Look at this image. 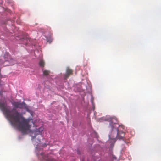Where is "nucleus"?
<instances>
[{"label":"nucleus","instance_id":"20e7f679","mask_svg":"<svg viewBox=\"0 0 161 161\" xmlns=\"http://www.w3.org/2000/svg\"><path fill=\"white\" fill-rule=\"evenodd\" d=\"M110 121L109 126L113 130L114 127V125L117 124L118 123V121L116 117L111 118Z\"/></svg>","mask_w":161,"mask_h":161},{"label":"nucleus","instance_id":"39448f33","mask_svg":"<svg viewBox=\"0 0 161 161\" xmlns=\"http://www.w3.org/2000/svg\"><path fill=\"white\" fill-rule=\"evenodd\" d=\"M116 131H117V134L116 138L119 140H121L123 139V137L124 136V134L123 132H120L119 131L118 127L116 128Z\"/></svg>","mask_w":161,"mask_h":161},{"label":"nucleus","instance_id":"f03ea898","mask_svg":"<svg viewBox=\"0 0 161 161\" xmlns=\"http://www.w3.org/2000/svg\"><path fill=\"white\" fill-rule=\"evenodd\" d=\"M38 157L41 160H44L46 161H56L55 159H54L52 157L48 155H44L43 153H41L39 156Z\"/></svg>","mask_w":161,"mask_h":161},{"label":"nucleus","instance_id":"1a4fd4ad","mask_svg":"<svg viewBox=\"0 0 161 161\" xmlns=\"http://www.w3.org/2000/svg\"><path fill=\"white\" fill-rule=\"evenodd\" d=\"M43 74L44 75H49L50 73L49 71L47 70H45L43 71Z\"/></svg>","mask_w":161,"mask_h":161},{"label":"nucleus","instance_id":"7ed1b4c3","mask_svg":"<svg viewBox=\"0 0 161 161\" xmlns=\"http://www.w3.org/2000/svg\"><path fill=\"white\" fill-rule=\"evenodd\" d=\"M43 130V128L42 127H40L38 129H36L32 133L31 136L33 138H36V135L41 134L42 131Z\"/></svg>","mask_w":161,"mask_h":161},{"label":"nucleus","instance_id":"f257e3e1","mask_svg":"<svg viewBox=\"0 0 161 161\" xmlns=\"http://www.w3.org/2000/svg\"><path fill=\"white\" fill-rule=\"evenodd\" d=\"M12 104L16 108H14L11 110H10L4 103H0V109L7 118L10 120L12 125L17 126L18 129L22 133L26 134L30 131L31 125L29 123L30 120L25 119L16 109V108H22L25 105V103L14 102Z\"/></svg>","mask_w":161,"mask_h":161},{"label":"nucleus","instance_id":"9b49d317","mask_svg":"<svg viewBox=\"0 0 161 161\" xmlns=\"http://www.w3.org/2000/svg\"><path fill=\"white\" fill-rule=\"evenodd\" d=\"M119 127H122V128L123 127V125H119Z\"/></svg>","mask_w":161,"mask_h":161},{"label":"nucleus","instance_id":"423d86ee","mask_svg":"<svg viewBox=\"0 0 161 161\" xmlns=\"http://www.w3.org/2000/svg\"><path fill=\"white\" fill-rule=\"evenodd\" d=\"M72 70L69 68H67L66 70V74L64 75V79H66L71 75L72 74Z\"/></svg>","mask_w":161,"mask_h":161},{"label":"nucleus","instance_id":"9d476101","mask_svg":"<svg viewBox=\"0 0 161 161\" xmlns=\"http://www.w3.org/2000/svg\"><path fill=\"white\" fill-rule=\"evenodd\" d=\"M3 92L2 91H0V95H3Z\"/></svg>","mask_w":161,"mask_h":161},{"label":"nucleus","instance_id":"0eeeda50","mask_svg":"<svg viewBox=\"0 0 161 161\" xmlns=\"http://www.w3.org/2000/svg\"><path fill=\"white\" fill-rule=\"evenodd\" d=\"M7 56L8 57H9V58L8 60H6V61H8L10 62V65H12L14 64L15 63V61L9 55H5L4 57L6 58V56Z\"/></svg>","mask_w":161,"mask_h":161},{"label":"nucleus","instance_id":"6e6552de","mask_svg":"<svg viewBox=\"0 0 161 161\" xmlns=\"http://www.w3.org/2000/svg\"><path fill=\"white\" fill-rule=\"evenodd\" d=\"M39 65L42 67H44V62L43 60H41L39 63Z\"/></svg>","mask_w":161,"mask_h":161}]
</instances>
